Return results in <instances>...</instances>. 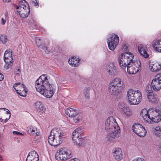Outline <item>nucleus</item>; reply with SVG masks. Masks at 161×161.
<instances>
[{
    "label": "nucleus",
    "mask_w": 161,
    "mask_h": 161,
    "mask_svg": "<svg viewBox=\"0 0 161 161\" xmlns=\"http://www.w3.org/2000/svg\"><path fill=\"white\" fill-rule=\"evenodd\" d=\"M3 1L4 2L8 3L10 1V0H3Z\"/></svg>",
    "instance_id": "45"
},
{
    "label": "nucleus",
    "mask_w": 161,
    "mask_h": 161,
    "mask_svg": "<svg viewBox=\"0 0 161 161\" xmlns=\"http://www.w3.org/2000/svg\"><path fill=\"white\" fill-rule=\"evenodd\" d=\"M36 43L38 47H41L42 49L46 53H48L49 52V50L48 48L45 46H43L42 42L41 39L37 37L36 39Z\"/></svg>",
    "instance_id": "26"
},
{
    "label": "nucleus",
    "mask_w": 161,
    "mask_h": 161,
    "mask_svg": "<svg viewBox=\"0 0 161 161\" xmlns=\"http://www.w3.org/2000/svg\"><path fill=\"white\" fill-rule=\"evenodd\" d=\"M133 161H145L144 159L142 158H138L135 159Z\"/></svg>",
    "instance_id": "40"
},
{
    "label": "nucleus",
    "mask_w": 161,
    "mask_h": 161,
    "mask_svg": "<svg viewBox=\"0 0 161 161\" xmlns=\"http://www.w3.org/2000/svg\"><path fill=\"white\" fill-rule=\"evenodd\" d=\"M32 3L35 6L38 7L39 6V2L37 0H35L32 2Z\"/></svg>",
    "instance_id": "38"
},
{
    "label": "nucleus",
    "mask_w": 161,
    "mask_h": 161,
    "mask_svg": "<svg viewBox=\"0 0 161 161\" xmlns=\"http://www.w3.org/2000/svg\"><path fill=\"white\" fill-rule=\"evenodd\" d=\"M6 19H4L3 18L1 19V23L2 25H4L5 24L6 22Z\"/></svg>",
    "instance_id": "41"
},
{
    "label": "nucleus",
    "mask_w": 161,
    "mask_h": 161,
    "mask_svg": "<svg viewBox=\"0 0 161 161\" xmlns=\"http://www.w3.org/2000/svg\"><path fill=\"white\" fill-rule=\"evenodd\" d=\"M149 112L150 116V120L155 122L158 123L161 120V105L156 108L149 109Z\"/></svg>",
    "instance_id": "8"
},
{
    "label": "nucleus",
    "mask_w": 161,
    "mask_h": 161,
    "mask_svg": "<svg viewBox=\"0 0 161 161\" xmlns=\"http://www.w3.org/2000/svg\"><path fill=\"white\" fill-rule=\"evenodd\" d=\"M133 54L130 52H125L121 55L119 59V62L121 69H125L129 63H131L134 58Z\"/></svg>",
    "instance_id": "7"
},
{
    "label": "nucleus",
    "mask_w": 161,
    "mask_h": 161,
    "mask_svg": "<svg viewBox=\"0 0 161 161\" xmlns=\"http://www.w3.org/2000/svg\"><path fill=\"white\" fill-rule=\"evenodd\" d=\"M65 112L67 115L70 117L72 118H73L78 113L76 110L71 108H69L66 109Z\"/></svg>",
    "instance_id": "27"
},
{
    "label": "nucleus",
    "mask_w": 161,
    "mask_h": 161,
    "mask_svg": "<svg viewBox=\"0 0 161 161\" xmlns=\"http://www.w3.org/2000/svg\"><path fill=\"white\" fill-rule=\"evenodd\" d=\"M28 132L33 135L37 136V130L36 127L33 126H30L27 128Z\"/></svg>",
    "instance_id": "29"
},
{
    "label": "nucleus",
    "mask_w": 161,
    "mask_h": 161,
    "mask_svg": "<svg viewBox=\"0 0 161 161\" xmlns=\"http://www.w3.org/2000/svg\"><path fill=\"white\" fill-rule=\"evenodd\" d=\"M153 47L158 52L161 53V40H154L152 42Z\"/></svg>",
    "instance_id": "20"
},
{
    "label": "nucleus",
    "mask_w": 161,
    "mask_h": 161,
    "mask_svg": "<svg viewBox=\"0 0 161 161\" xmlns=\"http://www.w3.org/2000/svg\"><path fill=\"white\" fill-rule=\"evenodd\" d=\"M64 133L60 129L53 128L51 130L48 138L49 144L53 146H57L62 142Z\"/></svg>",
    "instance_id": "3"
},
{
    "label": "nucleus",
    "mask_w": 161,
    "mask_h": 161,
    "mask_svg": "<svg viewBox=\"0 0 161 161\" xmlns=\"http://www.w3.org/2000/svg\"><path fill=\"white\" fill-rule=\"evenodd\" d=\"M147 96L149 101L151 103H156L157 102L158 99L157 95L153 92L147 94Z\"/></svg>",
    "instance_id": "28"
},
{
    "label": "nucleus",
    "mask_w": 161,
    "mask_h": 161,
    "mask_svg": "<svg viewBox=\"0 0 161 161\" xmlns=\"http://www.w3.org/2000/svg\"><path fill=\"white\" fill-rule=\"evenodd\" d=\"M4 61L5 62L4 66V68L6 70L11 68L13 64V61H10L8 62L6 61Z\"/></svg>",
    "instance_id": "33"
},
{
    "label": "nucleus",
    "mask_w": 161,
    "mask_h": 161,
    "mask_svg": "<svg viewBox=\"0 0 161 161\" xmlns=\"http://www.w3.org/2000/svg\"><path fill=\"white\" fill-rule=\"evenodd\" d=\"M151 85L154 91L158 92L161 88V74H157L152 81Z\"/></svg>",
    "instance_id": "14"
},
{
    "label": "nucleus",
    "mask_w": 161,
    "mask_h": 161,
    "mask_svg": "<svg viewBox=\"0 0 161 161\" xmlns=\"http://www.w3.org/2000/svg\"><path fill=\"white\" fill-rule=\"evenodd\" d=\"M13 87L16 93L22 97H25L27 94V90L26 86L20 82L16 83L13 86Z\"/></svg>",
    "instance_id": "13"
},
{
    "label": "nucleus",
    "mask_w": 161,
    "mask_h": 161,
    "mask_svg": "<svg viewBox=\"0 0 161 161\" xmlns=\"http://www.w3.org/2000/svg\"><path fill=\"white\" fill-rule=\"evenodd\" d=\"M5 19H8V14L7 12H6L5 14Z\"/></svg>",
    "instance_id": "43"
},
{
    "label": "nucleus",
    "mask_w": 161,
    "mask_h": 161,
    "mask_svg": "<svg viewBox=\"0 0 161 161\" xmlns=\"http://www.w3.org/2000/svg\"><path fill=\"white\" fill-rule=\"evenodd\" d=\"M138 47L139 52L142 56L145 58L148 57L149 54L146 51V48L144 45L139 44Z\"/></svg>",
    "instance_id": "22"
},
{
    "label": "nucleus",
    "mask_w": 161,
    "mask_h": 161,
    "mask_svg": "<svg viewBox=\"0 0 161 161\" xmlns=\"http://www.w3.org/2000/svg\"><path fill=\"white\" fill-rule=\"evenodd\" d=\"M124 111V114L127 117H130L133 114L132 110L129 108H126Z\"/></svg>",
    "instance_id": "32"
},
{
    "label": "nucleus",
    "mask_w": 161,
    "mask_h": 161,
    "mask_svg": "<svg viewBox=\"0 0 161 161\" xmlns=\"http://www.w3.org/2000/svg\"><path fill=\"white\" fill-rule=\"evenodd\" d=\"M73 121L75 123H78L80 122L82 119V115L81 113H78L73 117Z\"/></svg>",
    "instance_id": "31"
},
{
    "label": "nucleus",
    "mask_w": 161,
    "mask_h": 161,
    "mask_svg": "<svg viewBox=\"0 0 161 161\" xmlns=\"http://www.w3.org/2000/svg\"><path fill=\"white\" fill-rule=\"evenodd\" d=\"M150 68L153 72H157L161 69V65L157 62L150 63Z\"/></svg>",
    "instance_id": "25"
},
{
    "label": "nucleus",
    "mask_w": 161,
    "mask_h": 161,
    "mask_svg": "<svg viewBox=\"0 0 161 161\" xmlns=\"http://www.w3.org/2000/svg\"><path fill=\"white\" fill-rule=\"evenodd\" d=\"M39 156L35 151L30 152L26 159V161H38Z\"/></svg>",
    "instance_id": "16"
},
{
    "label": "nucleus",
    "mask_w": 161,
    "mask_h": 161,
    "mask_svg": "<svg viewBox=\"0 0 161 161\" xmlns=\"http://www.w3.org/2000/svg\"><path fill=\"white\" fill-rule=\"evenodd\" d=\"M3 59L4 61L8 62L11 61H13L12 58V52L10 49L6 50L4 53Z\"/></svg>",
    "instance_id": "24"
},
{
    "label": "nucleus",
    "mask_w": 161,
    "mask_h": 161,
    "mask_svg": "<svg viewBox=\"0 0 161 161\" xmlns=\"http://www.w3.org/2000/svg\"><path fill=\"white\" fill-rule=\"evenodd\" d=\"M35 86L37 92L47 98L52 97L55 92V87L50 84L47 75L40 76L35 81Z\"/></svg>",
    "instance_id": "1"
},
{
    "label": "nucleus",
    "mask_w": 161,
    "mask_h": 161,
    "mask_svg": "<svg viewBox=\"0 0 161 161\" xmlns=\"http://www.w3.org/2000/svg\"><path fill=\"white\" fill-rule=\"evenodd\" d=\"M153 132L155 135L161 138V127L157 126L153 128Z\"/></svg>",
    "instance_id": "30"
},
{
    "label": "nucleus",
    "mask_w": 161,
    "mask_h": 161,
    "mask_svg": "<svg viewBox=\"0 0 161 161\" xmlns=\"http://www.w3.org/2000/svg\"><path fill=\"white\" fill-rule=\"evenodd\" d=\"M119 108L121 111L124 112L125 109V105L123 103H120L118 105Z\"/></svg>",
    "instance_id": "37"
},
{
    "label": "nucleus",
    "mask_w": 161,
    "mask_h": 161,
    "mask_svg": "<svg viewBox=\"0 0 161 161\" xmlns=\"http://www.w3.org/2000/svg\"><path fill=\"white\" fill-rule=\"evenodd\" d=\"M152 86L150 84H148L147 85L145 89L147 94L151 93L153 92V89Z\"/></svg>",
    "instance_id": "35"
},
{
    "label": "nucleus",
    "mask_w": 161,
    "mask_h": 161,
    "mask_svg": "<svg viewBox=\"0 0 161 161\" xmlns=\"http://www.w3.org/2000/svg\"><path fill=\"white\" fill-rule=\"evenodd\" d=\"M142 95L141 92L138 90L130 89L127 92V98L130 104L136 105L141 102Z\"/></svg>",
    "instance_id": "4"
},
{
    "label": "nucleus",
    "mask_w": 161,
    "mask_h": 161,
    "mask_svg": "<svg viewBox=\"0 0 161 161\" xmlns=\"http://www.w3.org/2000/svg\"><path fill=\"white\" fill-rule=\"evenodd\" d=\"M17 70L18 71V73H15V74L16 75H19V73L20 72V69H17Z\"/></svg>",
    "instance_id": "44"
},
{
    "label": "nucleus",
    "mask_w": 161,
    "mask_h": 161,
    "mask_svg": "<svg viewBox=\"0 0 161 161\" xmlns=\"http://www.w3.org/2000/svg\"><path fill=\"white\" fill-rule=\"evenodd\" d=\"M34 106L35 108L38 112L43 113L46 111V108L41 102L39 101L36 102L34 104Z\"/></svg>",
    "instance_id": "19"
},
{
    "label": "nucleus",
    "mask_w": 161,
    "mask_h": 161,
    "mask_svg": "<svg viewBox=\"0 0 161 161\" xmlns=\"http://www.w3.org/2000/svg\"><path fill=\"white\" fill-rule=\"evenodd\" d=\"M4 108V109H6V108Z\"/></svg>",
    "instance_id": "48"
},
{
    "label": "nucleus",
    "mask_w": 161,
    "mask_h": 161,
    "mask_svg": "<svg viewBox=\"0 0 161 161\" xmlns=\"http://www.w3.org/2000/svg\"><path fill=\"white\" fill-rule=\"evenodd\" d=\"M105 130L110 132L107 136V138L109 141L119 137L120 135V128L115 119L112 116L109 117L105 123Z\"/></svg>",
    "instance_id": "2"
},
{
    "label": "nucleus",
    "mask_w": 161,
    "mask_h": 161,
    "mask_svg": "<svg viewBox=\"0 0 161 161\" xmlns=\"http://www.w3.org/2000/svg\"><path fill=\"white\" fill-rule=\"evenodd\" d=\"M107 70L109 74L111 75H114L116 71V67L113 63H110L106 67Z\"/></svg>",
    "instance_id": "21"
},
{
    "label": "nucleus",
    "mask_w": 161,
    "mask_h": 161,
    "mask_svg": "<svg viewBox=\"0 0 161 161\" xmlns=\"http://www.w3.org/2000/svg\"><path fill=\"white\" fill-rule=\"evenodd\" d=\"M141 63L139 60L134 61L129 63L127 66L128 73L134 74L136 73L140 70Z\"/></svg>",
    "instance_id": "9"
},
{
    "label": "nucleus",
    "mask_w": 161,
    "mask_h": 161,
    "mask_svg": "<svg viewBox=\"0 0 161 161\" xmlns=\"http://www.w3.org/2000/svg\"><path fill=\"white\" fill-rule=\"evenodd\" d=\"M81 128H78L75 129L73 132L72 135V139L74 143L80 146H81L82 144V137L81 136Z\"/></svg>",
    "instance_id": "11"
},
{
    "label": "nucleus",
    "mask_w": 161,
    "mask_h": 161,
    "mask_svg": "<svg viewBox=\"0 0 161 161\" xmlns=\"http://www.w3.org/2000/svg\"><path fill=\"white\" fill-rule=\"evenodd\" d=\"M18 14L22 18L27 17L30 12V8L29 4L25 0L20 1L18 4L16 6Z\"/></svg>",
    "instance_id": "6"
},
{
    "label": "nucleus",
    "mask_w": 161,
    "mask_h": 161,
    "mask_svg": "<svg viewBox=\"0 0 161 161\" xmlns=\"http://www.w3.org/2000/svg\"><path fill=\"white\" fill-rule=\"evenodd\" d=\"M148 111L149 109L147 110L146 108H144L141 110L140 115L144 121L150 123H151V121L150 120V116H149Z\"/></svg>",
    "instance_id": "18"
},
{
    "label": "nucleus",
    "mask_w": 161,
    "mask_h": 161,
    "mask_svg": "<svg viewBox=\"0 0 161 161\" xmlns=\"http://www.w3.org/2000/svg\"><path fill=\"white\" fill-rule=\"evenodd\" d=\"M114 158L116 160L120 161L123 158L122 152L120 148H115L113 153Z\"/></svg>",
    "instance_id": "17"
},
{
    "label": "nucleus",
    "mask_w": 161,
    "mask_h": 161,
    "mask_svg": "<svg viewBox=\"0 0 161 161\" xmlns=\"http://www.w3.org/2000/svg\"><path fill=\"white\" fill-rule=\"evenodd\" d=\"M72 154L70 152L66 149L61 148L57 151L55 154L56 159L58 160H65L70 158Z\"/></svg>",
    "instance_id": "10"
},
{
    "label": "nucleus",
    "mask_w": 161,
    "mask_h": 161,
    "mask_svg": "<svg viewBox=\"0 0 161 161\" xmlns=\"http://www.w3.org/2000/svg\"><path fill=\"white\" fill-rule=\"evenodd\" d=\"M132 129L134 133L140 137L144 136L147 133L144 127L139 124L134 125Z\"/></svg>",
    "instance_id": "15"
},
{
    "label": "nucleus",
    "mask_w": 161,
    "mask_h": 161,
    "mask_svg": "<svg viewBox=\"0 0 161 161\" xmlns=\"http://www.w3.org/2000/svg\"><path fill=\"white\" fill-rule=\"evenodd\" d=\"M124 86L123 81L120 78H116L109 84L108 90L111 95H117Z\"/></svg>",
    "instance_id": "5"
},
{
    "label": "nucleus",
    "mask_w": 161,
    "mask_h": 161,
    "mask_svg": "<svg viewBox=\"0 0 161 161\" xmlns=\"http://www.w3.org/2000/svg\"><path fill=\"white\" fill-rule=\"evenodd\" d=\"M91 90V88L88 87L86 88L84 90V94L85 95V97L87 99L90 98V91Z\"/></svg>",
    "instance_id": "34"
},
{
    "label": "nucleus",
    "mask_w": 161,
    "mask_h": 161,
    "mask_svg": "<svg viewBox=\"0 0 161 161\" xmlns=\"http://www.w3.org/2000/svg\"><path fill=\"white\" fill-rule=\"evenodd\" d=\"M0 40L3 44H5L7 41V37L4 35H2L0 36Z\"/></svg>",
    "instance_id": "36"
},
{
    "label": "nucleus",
    "mask_w": 161,
    "mask_h": 161,
    "mask_svg": "<svg viewBox=\"0 0 161 161\" xmlns=\"http://www.w3.org/2000/svg\"><path fill=\"white\" fill-rule=\"evenodd\" d=\"M13 133L14 135H23L22 133H21L19 132H18L17 131H13Z\"/></svg>",
    "instance_id": "39"
},
{
    "label": "nucleus",
    "mask_w": 161,
    "mask_h": 161,
    "mask_svg": "<svg viewBox=\"0 0 161 161\" xmlns=\"http://www.w3.org/2000/svg\"><path fill=\"white\" fill-rule=\"evenodd\" d=\"M119 42V38L118 36L115 34H113L108 40V46L109 49L112 51L114 50Z\"/></svg>",
    "instance_id": "12"
},
{
    "label": "nucleus",
    "mask_w": 161,
    "mask_h": 161,
    "mask_svg": "<svg viewBox=\"0 0 161 161\" xmlns=\"http://www.w3.org/2000/svg\"><path fill=\"white\" fill-rule=\"evenodd\" d=\"M4 78V75L0 73V80H3Z\"/></svg>",
    "instance_id": "42"
},
{
    "label": "nucleus",
    "mask_w": 161,
    "mask_h": 161,
    "mask_svg": "<svg viewBox=\"0 0 161 161\" xmlns=\"http://www.w3.org/2000/svg\"><path fill=\"white\" fill-rule=\"evenodd\" d=\"M159 151L161 153V145L160 146L159 149Z\"/></svg>",
    "instance_id": "46"
},
{
    "label": "nucleus",
    "mask_w": 161,
    "mask_h": 161,
    "mask_svg": "<svg viewBox=\"0 0 161 161\" xmlns=\"http://www.w3.org/2000/svg\"><path fill=\"white\" fill-rule=\"evenodd\" d=\"M80 59L76 57H73L69 59V64L72 67H77L80 64Z\"/></svg>",
    "instance_id": "23"
},
{
    "label": "nucleus",
    "mask_w": 161,
    "mask_h": 161,
    "mask_svg": "<svg viewBox=\"0 0 161 161\" xmlns=\"http://www.w3.org/2000/svg\"><path fill=\"white\" fill-rule=\"evenodd\" d=\"M1 157L0 156V161H1Z\"/></svg>",
    "instance_id": "47"
}]
</instances>
